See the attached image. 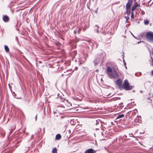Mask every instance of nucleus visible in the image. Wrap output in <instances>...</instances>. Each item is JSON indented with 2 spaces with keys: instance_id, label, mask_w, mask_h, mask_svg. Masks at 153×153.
Segmentation results:
<instances>
[{
  "instance_id": "nucleus-28",
  "label": "nucleus",
  "mask_w": 153,
  "mask_h": 153,
  "mask_svg": "<svg viewBox=\"0 0 153 153\" xmlns=\"http://www.w3.org/2000/svg\"><path fill=\"white\" fill-rule=\"evenodd\" d=\"M123 59V64L125 65H126V64L125 62L124 61V59Z\"/></svg>"
},
{
  "instance_id": "nucleus-9",
  "label": "nucleus",
  "mask_w": 153,
  "mask_h": 153,
  "mask_svg": "<svg viewBox=\"0 0 153 153\" xmlns=\"http://www.w3.org/2000/svg\"><path fill=\"white\" fill-rule=\"evenodd\" d=\"M138 6H140L137 4V3H136L135 4L134 3L132 7L131 11L134 12L136 7Z\"/></svg>"
},
{
  "instance_id": "nucleus-16",
  "label": "nucleus",
  "mask_w": 153,
  "mask_h": 153,
  "mask_svg": "<svg viewBox=\"0 0 153 153\" xmlns=\"http://www.w3.org/2000/svg\"><path fill=\"white\" fill-rule=\"evenodd\" d=\"M77 54V52L76 51H74L71 53V55L72 56L75 57Z\"/></svg>"
},
{
  "instance_id": "nucleus-5",
  "label": "nucleus",
  "mask_w": 153,
  "mask_h": 153,
  "mask_svg": "<svg viewBox=\"0 0 153 153\" xmlns=\"http://www.w3.org/2000/svg\"><path fill=\"white\" fill-rule=\"evenodd\" d=\"M122 81L120 79H118L116 82V84L119 86L120 87H122Z\"/></svg>"
},
{
  "instance_id": "nucleus-37",
  "label": "nucleus",
  "mask_w": 153,
  "mask_h": 153,
  "mask_svg": "<svg viewBox=\"0 0 153 153\" xmlns=\"http://www.w3.org/2000/svg\"><path fill=\"white\" fill-rule=\"evenodd\" d=\"M125 66L126 68V69H127V67H126V65H125Z\"/></svg>"
},
{
  "instance_id": "nucleus-29",
  "label": "nucleus",
  "mask_w": 153,
  "mask_h": 153,
  "mask_svg": "<svg viewBox=\"0 0 153 153\" xmlns=\"http://www.w3.org/2000/svg\"><path fill=\"white\" fill-rule=\"evenodd\" d=\"M128 135L129 136V137H131V136L133 135V134L132 133L129 134Z\"/></svg>"
},
{
  "instance_id": "nucleus-13",
  "label": "nucleus",
  "mask_w": 153,
  "mask_h": 153,
  "mask_svg": "<svg viewBox=\"0 0 153 153\" xmlns=\"http://www.w3.org/2000/svg\"><path fill=\"white\" fill-rule=\"evenodd\" d=\"M61 138V135L59 134H57L55 137V139L56 140H59Z\"/></svg>"
},
{
  "instance_id": "nucleus-11",
  "label": "nucleus",
  "mask_w": 153,
  "mask_h": 153,
  "mask_svg": "<svg viewBox=\"0 0 153 153\" xmlns=\"http://www.w3.org/2000/svg\"><path fill=\"white\" fill-rule=\"evenodd\" d=\"M102 59H97L94 61V63L95 66L97 65Z\"/></svg>"
},
{
  "instance_id": "nucleus-35",
  "label": "nucleus",
  "mask_w": 153,
  "mask_h": 153,
  "mask_svg": "<svg viewBox=\"0 0 153 153\" xmlns=\"http://www.w3.org/2000/svg\"><path fill=\"white\" fill-rule=\"evenodd\" d=\"M39 130L40 131H41V128H39Z\"/></svg>"
},
{
  "instance_id": "nucleus-41",
  "label": "nucleus",
  "mask_w": 153,
  "mask_h": 153,
  "mask_svg": "<svg viewBox=\"0 0 153 153\" xmlns=\"http://www.w3.org/2000/svg\"><path fill=\"white\" fill-rule=\"evenodd\" d=\"M140 42H138V43H139Z\"/></svg>"
},
{
  "instance_id": "nucleus-7",
  "label": "nucleus",
  "mask_w": 153,
  "mask_h": 153,
  "mask_svg": "<svg viewBox=\"0 0 153 153\" xmlns=\"http://www.w3.org/2000/svg\"><path fill=\"white\" fill-rule=\"evenodd\" d=\"M130 7H129L128 6L127 7V6H126V13L128 16H129L131 13V10Z\"/></svg>"
},
{
  "instance_id": "nucleus-42",
  "label": "nucleus",
  "mask_w": 153,
  "mask_h": 153,
  "mask_svg": "<svg viewBox=\"0 0 153 153\" xmlns=\"http://www.w3.org/2000/svg\"><path fill=\"white\" fill-rule=\"evenodd\" d=\"M44 129H45V128H44V129H43L44 130Z\"/></svg>"
},
{
  "instance_id": "nucleus-8",
  "label": "nucleus",
  "mask_w": 153,
  "mask_h": 153,
  "mask_svg": "<svg viewBox=\"0 0 153 153\" xmlns=\"http://www.w3.org/2000/svg\"><path fill=\"white\" fill-rule=\"evenodd\" d=\"M134 121L136 122H137L138 123H140L141 121V117L137 116L136 118L134 120Z\"/></svg>"
},
{
  "instance_id": "nucleus-1",
  "label": "nucleus",
  "mask_w": 153,
  "mask_h": 153,
  "mask_svg": "<svg viewBox=\"0 0 153 153\" xmlns=\"http://www.w3.org/2000/svg\"><path fill=\"white\" fill-rule=\"evenodd\" d=\"M106 73L108 77L111 79L117 78L119 76V74L116 70L114 68L112 69L110 67H107L106 68Z\"/></svg>"
},
{
  "instance_id": "nucleus-24",
  "label": "nucleus",
  "mask_w": 153,
  "mask_h": 153,
  "mask_svg": "<svg viewBox=\"0 0 153 153\" xmlns=\"http://www.w3.org/2000/svg\"><path fill=\"white\" fill-rule=\"evenodd\" d=\"M129 19V17L128 16L127 17H126V22H127V21Z\"/></svg>"
},
{
  "instance_id": "nucleus-31",
  "label": "nucleus",
  "mask_w": 153,
  "mask_h": 153,
  "mask_svg": "<svg viewBox=\"0 0 153 153\" xmlns=\"http://www.w3.org/2000/svg\"><path fill=\"white\" fill-rule=\"evenodd\" d=\"M132 35L134 37V38L137 39V38L135 37L132 33H131Z\"/></svg>"
},
{
  "instance_id": "nucleus-22",
  "label": "nucleus",
  "mask_w": 153,
  "mask_h": 153,
  "mask_svg": "<svg viewBox=\"0 0 153 153\" xmlns=\"http://www.w3.org/2000/svg\"><path fill=\"white\" fill-rule=\"evenodd\" d=\"M76 30H77V31H78V33H80V30H81L79 28H77V29H76Z\"/></svg>"
},
{
  "instance_id": "nucleus-33",
  "label": "nucleus",
  "mask_w": 153,
  "mask_h": 153,
  "mask_svg": "<svg viewBox=\"0 0 153 153\" xmlns=\"http://www.w3.org/2000/svg\"><path fill=\"white\" fill-rule=\"evenodd\" d=\"M152 74L153 75V70L152 71Z\"/></svg>"
},
{
  "instance_id": "nucleus-12",
  "label": "nucleus",
  "mask_w": 153,
  "mask_h": 153,
  "mask_svg": "<svg viewBox=\"0 0 153 153\" xmlns=\"http://www.w3.org/2000/svg\"><path fill=\"white\" fill-rule=\"evenodd\" d=\"M94 150L92 149H90L86 150L85 151L84 153H94Z\"/></svg>"
},
{
  "instance_id": "nucleus-3",
  "label": "nucleus",
  "mask_w": 153,
  "mask_h": 153,
  "mask_svg": "<svg viewBox=\"0 0 153 153\" xmlns=\"http://www.w3.org/2000/svg\"><path fill=\"white\" fill-rule=\"evenodd\" d=\"M146 37L148 41H153V32H147Z\"/></svg>"
},
{
  "instance_id": "nucleus-26",
  "label": "nucleus",
  "mask_w": 153,
  "mask_h": 153,
  "mask_svg": "<svg viewBox=\"0 0 153 153\" xmlns=\"http://www.w3.org/2000/svg\"><path fill=\"white\" fill-rule=\"evenodd\" d=\"M13 95L14 97H15L16 98V94L14 92H13Z\"/></svg>"
},
{
  "instance_id": "nucleus-25",
  "label": "nucleus",
  "mask_w": 153,
  "mask_h": 153,
  "mask_svg": "<svg viewBox=\"0 0 153 153\" xmlns=\"http://www.w3.org/2000/svg\"><path fill=\"white\" fill-rule=\"evenodd\" d=\"M99 123V121L97 120H96V123H95V124L96 125H97Z\"/></svg>"
},
{
  "instance_id": "nucleus-2",
  "label": "nucleus",
  "mask_w": 153,
  "mask_h": 153,
  "mask_svg": "<svg viewBox=\"0 0 153 153\" xmlns=\"http://www.w3.org/2000/svg\"><path fill=\"white\" fill-rule=\"evenodd\" d=\"M134 87L133 86H130L128 81L127 79H126L124 81L121 88L126 90H129L132 89Z\"/></svg>"
},
{
  "instance_id": "nucleus-32",
  "label": "nucleus",
  "mask_w": 153,
  "mask_h": 153,
  "mask_svg": "<svg viewBox=\"0 0 153 153\" xmlns=\"http://www.w3.org/2000/svg\"><path fill=\"white\" fill-rule=\"evenodd\" d=\"M35 119H36V120H37V115H36L35 117Z\"/></svg>"
},
{
  "instance_id": "nucleus-14",
  "label": "nucleus",
  "mask_w": 153,
  "mask_h": 153,
  "mask_svg": "<svg viewBox=\"0 0 153 153\" xmlns=\"http://www.w3.org/2000/svg\"><path fill=\"white\" fill-rule=\"evenodd\" d=\"M99 28V26L97 25H96L95 26V31L96 33H99V32L98 30V29Z\"/></svg>"
},
{
  "instance_id": "nucleus-30",
  "label": "nucleus",
  "mask_w": 153,
  "mask_h": 153,
  "mask_svg": "<svg viewBox=\"0 0 153 153\" xmlns=\"http://www.w3.org/2000/svg\"><path fill=\"white\" fill-rule=\"evenodd\" d=\"M97 9H97L95 11V13H97Z\"/></svg>"
},
{
  "instance_id": "nucleus-19",
  "label": "nucleus",
  "mask_w": 153,
  "mask_h": 153,
  "mask_svg": "<svg viewBox=\"0 0 153 153\" xmlns=\"http://www.w3.org/2000/svg\"><path fill=\"white\" fill-rule=\"evenodd\" d=\"M134 19V12L131 11V19Z\"/></svg>"
},
{
  "instance_id": "nucleus-18",
  "label": "nucleus",
  "mask_w": 153,
  "mask_h": 153,
  "mask_svg": "<svg viewBox=\"0 0 153 153\" xmlns=\"http://www.w3.org/2000/svg\"><path fill=\"white\" fill-rule=\"evenodd\" d=\"M88 27H89V25H85L84 26L83 28V31H85L87 28H88Z\"/></svg>"
},
{
  "instance_id": "nucleus-40",
  "label": "nucleus",
  "mask_w": 153,
  "mask_h": 153,
  "mask_svg": "<svg viewBox=\"0 0 153 153\" xmlns=\"http://www.w3.org/2000/svg\"><path fill=\"white\" fill-rule=\"evenodd\" d=\"M152 62H153V59H152Z\"/></svg>"
},
{
  "instance_id": "nucleus-6",
  "label": "nucleus",
  "mask_w": 153,
  "mask_h": 153,
  "mask_svg": "<svg viewBox=\"0 0 153 153\" xmlns=\"http://www.w3.org/2000/svg\"><path fill=\"white\" fill-rule=\"evenodd\" d=\"M9 18L7 15L3 16V20L5 22H7L9 21Z\"/></svg>"
},
{
  "instance_id": "nucleus-27",
  "label": "nucleus",
  "mask_w": 153,
  "mask_h": 153,
  "mask_svg": "<svg viewBox=\"0 0 153 153\" xmlns=\"http://www.w3.org/2000/svg\"><path fill=\"white\" fill-rule=\"evenodd\" d=\"M77 30H74V32L75 34H76L77 33Z\"/></svg>"
},
{
  "instance_id": "nucleus-10",
  "label": "nucleus",
  "mask_w": 153,
  "mask_h": 153,
  "mask_svg": "<svg viewBox=\"0 0 153 153\" xmlns=\"http://www.w3.org/2000/svg\"><path fill=\"white\" fill-rule=\"evenodd\" d=\"M124 116V114H118L117 115L116 120H118V121L120 120L121 119H120L123 117Z\"/></svg>"
},
{
  "instance_id": "nucleus-39",
  "label": "nucleus",
  "mask_w": 153,
  "mask_h": 153,
  "mask_svg": "<svg viewBox=\"0 0 153 153\" xmlns=\"http://www.w3.org/2000/svg\"><path fill=\"white\" fill-rule=\"evenodd\" d=\"M25 132V130H24L23 132Z\"/></svg>"
},
{
  "instance_id": "nucleus-38",
  "label": "nucleus",
  "mask_w": 153,
  "mask_h": 153,
  "mask_svg": "<svg viewBox=\"0 0 153 153\" xmlns=\"http://www.w3.org/2000/svg\"><path fill=\"white\" fill-rule=\"evenodd\" d=\"M39 63H42V62H41V61H39Z\"/></svg>"
},
{
  "instance_id": "nucleus-23",
  "label": "nucleus",
  "mask_w": 153,
  "mask_h": 153,
  "mask_svg": "<svg viewBox=\"0 0 153 153\" xmlns=\"http://www.w3.org/2000/svg\"><path fill=\"white\" fill-rule=\"evenodd\" d=\"M123 138L125 139H129V138H127V137L126 135H124L123 136Z\"/></svg>"
},
{
  "instance_id": "nucleus-21",
  "label": "nucleus",
  "mask_w": 153,
  "mask_h": 153,
  "mask_svg": "<svg viewBox=\"0 0 153 153\" xmlns=\"http://www.w3.org/2000/svg\"><path fill=\"white\" fill-rule=\"evenodd\" d=\"M137 111L136 110L134 111H133L132 113V115H134L135 114H136V112H137Z\"/></svg>"
},
{
  "instance_id": "nucleus-20",
  "label": "nucleus",
  "mask_w": 153,
  "mask_h": 153,
  "mask_svg": "<svg viewBox=\"0 0 153 153\" xmlns=\"http://www.w3.org/2000/svg\"><path fill=\"white\" fill-rule=\"evenodd\" d=\"M144 23L145 25H147L149 23V21L147 20H145L144 21Z\"/></svg>"
},
{
  "instance_id": "nucleus-17",
  "label": "nucleus",
  "mask_w": 153,
  "mask_h": 153,
  "mask_svg": "<svg viewBox=\"0 0 153 153\" xmlns=\"http://www.w3.org/2000/svg\"><path fill=\"white\" fill-rule=\"evenodd\" d=\"M57 150L56 148H54L52 150V153H57Z\"/></svg>"
},
{
  "instance_id": "nucleus-43",
  "label": "nucleus",
  "mask_w": 153,
  "mask_h": 153,
  "mask_svg": "<svg viewBox=\"0 0 153 153\" xmlns=\"http://www.w3.org/2000/svg\"><path fill=\"white\" fill-rule=\"evenodd\" d=\"M33 136V135H32V136H31V137H32Z\"/></svg>"
},
{
  "instance_id": "nucleus-15",
  "label": "nucleus",
  "mask_w": 153,
  "mask_h": 153,
  "mask_svg": "<svg viewBox=\"0 0 153 153\" xmlns=\"http://www.w3.org/2000/svg\"><path fill=\"white\" fill-rule=\"evenodd\" d=\"M4 47L6 52L7 53L9 51V49L8 46L7 45H5L4 46Z\"/></svg>"
},
{
  "instance_id": "nucleus-34",
  "label": "nucleus",
  "mask_w": 153,
  "mask_h": 153,
  "mask_svg": "<svg viewBox=\"0 0 153 153\" xmlns=\"http://www.w3.org/2000/svg\"><path fill=\"white\" fill-rule=\"evenodd\" d=\"M122 56H123V58L124 56V55H122Z\"/></svg>"
},
{
  "instance_id": "nucleus-36",
  "label": "nucleus",
  "mask_w": 153,
  "mask_h": 153,
  "mask_svg": "<svg viewBox=\"0 0 153 153\" xmlns=\"http://www.w3.org/2000/svg\"><path fill=\"white\" fill-rule=\"evenodd\" d=\"M135 91V90H133L132 91V92H134Z\"/></svg>"
},
{
  "instance_id": "nucleus-4",
  "label": "nucleus",
  "mask_w": 153,
  "mask_h": 153,
  "mask_svg": "<svg viewBox=\"0 0 153 153\" xmlns=\"http://www.w3.org/2000/svg\"><path fill=\"white\" fill-rule=\"evenodd\" d=\"M134 1L135 2V1L136 0H128V2L126 4V6H127V7H131Z\"/></svg>"
}]
</instances>
